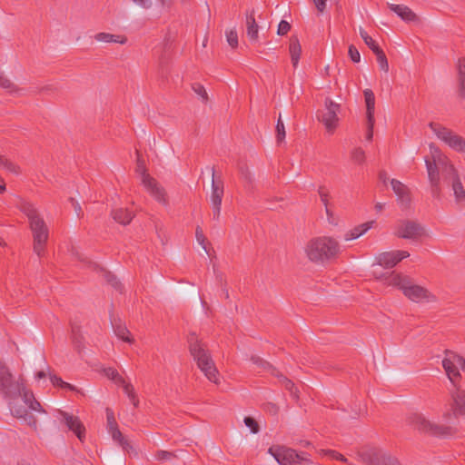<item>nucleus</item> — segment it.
<instances>
[{
    "instance_id": "f257e3e1",
    "label": "nucleus",
    "mask_w": 465,
    "mask_h": 465,
    "mask_svg": "<svg viewBox=\"0 0 465 465\" xmlns=\"http://www.w3.org/2000/svg\"><path fill=\"white\" fill-rule=\"evenodd\" d=\"M0 393L7 401L12 415L30 426L35 425L32 412H44L33 391L20 376H15L9 368L0 364Z\"/></svg>"
},
{
    "instance_id": "f03ea898",
    "label": "nucleus",
    "mask_w": 465,
    "mask_h": 465,
    "mask_svg": "<svg viewBox=\"0 0 465 465\" xmlns=\"http://www.w3.org/2000/svg\"><path fill=\"white\" fill-rule=\"evenodd\" d=\"M430 155L424 158L428 180L433 195L440 193V175L445 180L455 168L450 158L433 143L429 144Z\"/></svg>"
},
{
    "instance_id": "7ed1b4c3",
    "label": "nucleus",
    "mask_w": 465,
    "mask_h": 465,
    "mask_svg": "<svg viewBox=\"0 0 465 465\" xmlns=\"http://www.w3.org/2000/svg\"><path fill=\"white\" fill-rule=\"evenodd\" d=\"M306 258L312 262L323 264L341 252L339 241L331 236H318L309 240L303 246Z\"/></svg>"
},
{
    "instance_id": "20e7f679",
    "label": "nucleus",
    "mask_w": 465,
    "mask_h": 465,
    "mask_svg": "<svg viewBox=\"0 0 465 465\" xmlns=\"http://www.w3.org/2000/svg\"><path fill=\"white\" fill-rule=\"evenodd\" d=\"M20 210L25 213L29 222V227L33 234V248L38 257H42L45 245L48 240V228L37 209L31 203H23Z\"/></svg>"
},
{
    "instance_id": "39448f33",
    "label": "nucleus",
    "mask_w": 465,
    "mask_h": 465,
    "mask_svg": "<svg viewBox=\"0 0 465 465\" xmlns=\"http://www.w3.org/2000/svg\"><path fill=\"white\" fill-rule=\"evenodd\" d=\"M411 425L420 433L432 436L446 435L451 430L450 422L444 420L443 416L440 420H438L435 417L424 413L413 415L411 419Z\"/></svg>"
},
{
    "instance_id": "423d86ee",
    "label": "nucleus",
    "mask_w": 465,
    "mask_h": 465,
    "mask_svg": "<svg viewBox=\"0 0 465 465\" xmlns=\"http://www.w3.org/2000/svg\"><path fill=\"white\" fill-rule=\"evenodd\" d=\"M191 353L196 361L199 369L203 372L205 377L209 381L214 383H218V371L214 366V363L211 356L198 341H195L191 344Z\"/></svg>"
},
{
    "instance_id": "0eeeda50",
    "label": "nucleus",
    "mask_w": 465,
    "mask_h": 465,
    "mask_svg": "<svg viewBox=\"0 0 465 465\" xmlns=\"http://www.w3.org/2000/svg\"><path fill=\"white\" fill-rule=\"evenodd\" d=\"M435 136L455 152L465 153V139L452 130L434 122L429 124Z\"/></svg>"
},
{
    "instance_id": "6e6552de",
    "label": "nucleus",
    "mask_w": 465,
    "mask_h": 465,
    "mask_svg": "<svg viewBox=\"0 0 465 465\" xmlns=\"http://www.w3.org/2000/svg\"><path fill=\"white\" fill-rule=\"evenodd\" d=\"M268 453L272 455L280 465H310L307 457L296 453L289 448L273 445L269 448Z\"/></svg>"
},
{
    "instance_id": "1a4fd4ad",
    "label": "nucleus",
    "mask_w": 465,
    "mask_h": 465,
    "mask_svg": "<svg viewBox=\"0 0 465 465\" xmlns=\"http://www.w3.org/2000/svg\"><path fill=\"white\" fill-rule=\"evenodd\" d=\"M395 235L399 238L419 241L421 238L430 236V232L422 224L416 221L402 220L395 228Z\"/></svg>"
},
{
    "instance_id": "9d476101",
    "label": "nucleus",
    "mask_w": 465,
    "mask_h": 465,
    "mask_svg": "<svg viewBox=\"0 0 465 465\" xmlns=\"http://www.w3.org/2000/svg\"><path fill=\"white\" fill-rule=\"evenodd\" d=\"M136 172L140 176L141 183L149 193L159 203H167L166 193L161 184L146 173L143 162L138 161Z\"/></svg>"
},
{
    "instance_id": "9b49d317",
    "label": "nucleus",
    "mask_w": 465,
    "mask_h": 465,
    "mask_svg": "<svg viewBox=\"0 0 465 465\" xmlns=\"http://www.w3.org/2000/svg\"><path fill=\"white\" fill-rule=\"evenodd\" d=\"M403 295L413 302H434L436 297L425 287L409 279L402 291Z\"/></svg>"
},
{
    "instance_id": "f8f14e48",
    "label": "nucleus",
    "mask_w": 465,
    "mask_h": 465,
    "mask_svg": "<svg viewBox=\"0 0 465 465\" xmlns=\"http://www.w3.org/2000/svg\"><path fill=\"white\" fill-rule=\"evenodd\" d=\"M341 105L331 99H326L324 103V111L322 113L320 121L323 124L328 133L332 134L339 124L338 114Z\"/></svg>"
},
{
    "instance_id": "ddd939ff",
    "label": "nucleus",
    "mask_w": 465,
    "mask_h": 465,
    "mask_svg": "<svg viewBox=\"0 0 465 465\" xmlns=\"http://www.w3.org/2000/svg\"><path fill=\"white\" fill-rule=\"evenodd\" d=\"M442 366L449 380L454 383L455 379L460 377L459 368L465 371V359L456 353L447 352L442 361Z\"/></svg>"
},
{
    "instance_id": "4468645a",
    "label": "nucleus",
    "mask_w": 465,
    "mask_h": 465,
    "mask_svg": "<svg viewBox=\"0 0 465 465\" xmlns=\"http://www.w3.org/2000/svg\"><path fill=\"white\" fill-rule=\"evenodd\" d=\"M451 400L452 410L444 412L443 418L452 425L458 416H465V391L457 389L451 394Z\"/></svg>"
},
{
    "instance_id": "2eb2a0df",
    "label": "nucleus",
    "mask_w": 465,
    "mask_h": 465,
    "mask_svg": "<svg viewBox=\"0 0 465 465\" xmlns=\"http://www.w3.org/2000/svg\"><path fill=\"white\" fill-rule=\"evenodd\" d=\"M409 256L410 253L407 251H390L377 254L375 261L378 265L390 269Z\"/></svg>"
},
{
    "instance_id": "dca6fc26",
    "label": "nucleus",
    "mask_w": 465,
    "mask_h": 465,
    "mask_svg": "<svg viewBox=\"0 0 465 465\" xmlns=\"http://www.w3.org/2000/svg\"><path fill=\"white\" fill-rule=\"evenodd\" d=\"M366 465H399L398 460L386 453L371 451L361 456Z\"/></svg>"
},
{
    "instance_id": "f3484780",
    "label": "nucleus",
    "mask_w": 465,
    "mask_h": 465,
    "mask_svg": "<svg viewBox=\"0 0 465 465\" xmlns=\"http://www.w3.org/2000/svg\"><path fill=\"white\" fill-rule=\"evenodd\" d=\"M390 184L397 197L398 203L403 208L408 207L411 203V193L409 188L396 179H391Z\"/></svg>"
},
{
    "instance_id": "a211bd4d",
    "label": "nucleus",
    "mask_w": 465,
    "mask_h": 465,
    "mask_svg": "<svg viewBox=\"0 0 465 465\" xmlns=\"http://www.w3.org/2000/svg\"><path fill=\"white\" fill-rule=\"evenodd\" d=\"M106 417L108 432L112 435L114 440L117 441L124 450H128L130 445L127 440H125L122 433L118 430L115 418L112 410H106Z\"/></svg>"
},
{
    "instance_id": "6ab92c4d",
    "label": "nucleus",
    "mask_w": 465,
    "mask_h": 465,
    "mask_svg": "<svg viewBox=\"0 0 465 465\" xmlns=\"http://www.w3.org/2000/svg\"><path fill=\"white\" fill-rule=\"evenodd\" d=\"M103 371H104V375L107 376L109 379L114 381L115 382H117L123 386L124 392L127 394V396L130 398V400L136 406L137 401L135 400L134 387L130 383L126 382L122 377H120L115 369L108 367V368H104L103 370Z\"/></svg>"
},
{
    "instance_id": "aec40b11",
    "label": "nucleus",
    "mask_w": 465,
    "mask_h": 465,
    "mask_svg": "<svg viewBox=\"0 0 465 465\" xmlns=\"http://www.w3.org/2000/svg\"><path fill=\"white\" fill-rule=\"evenodd\" d=\"M223 195V186L221 182L214 181V172L213 171L212 192L210 201L213 205L214 213L219 215L221 211L222 199Z\"/></svg>"
},
{
    "instance_id": "412c9836",
    "label": "nucleus",
    "mask_w": 465,
    "mask_h": 465,
    "mask_svg": "<svg viewBox=\"0 0 465 465\" xmlns=\"http://www.w3.org/2000/svg\"><path fill=\"white\" fill-rule=\"evenodd\" d=\"M445 180L450 183L456 200L459 202L464 201L465 189L461 183L460 173L456 167L453 169V173L451 172Z\"/></svg>"
},
{
    "instance_id": "4be33fe9",
    "label": "nucleus",
    "mask_w": 465,
    "mask_h": 465,
    "mask_svg": "<svg viewBox=\"0 0 465 465\" xmlns=\"http://www.w3.org/2000/svg\"><path fill=\"white\" fill-rule=\"evenodd\" d=\"M390 9L406 22L418 21L417 14L403 3H391Z\"/></svg>"
},
{
    "instance_id": "5701e85b",
    "label": "nucleus",
    "mask_w": 465,
    "mask_h": 465,
    "mask_svg": "<svg viewBox=\"0 0 465 465\" xmlns=\"http://www.w3.org/2000/svg\"><path fill=\"white\" fill-rule=\"evenodd\" d=\"M61 415L63 417V421L68 429L74 431L78 439L82 440L84 436V428L79 419L66 412H62Z\"/></svg>"
},
{
    "instance_id": "b1692460",
    "label": "nucleus",
    "mask_w": 465,
    "mask_h": 465,
    "mask_svg": "<svg viewBox=\"0 0 465 465\" xmlns=\"http://www.w3.org/2000/svg\"><path fill=\"white\" fill-rule=\"evenodd\" d=\"M363 94L366 105L367 123L370 129H371L374 125L375 96L371 89H365Z\"/></svg>"
},
{
    "instance_id": "393cba45",
    "label": "nucleus",
    "mask_w": 465,
    "mask_h": 465,
    "mask_svg": "<svg viewBox=\"0 0 465 465\" xmlns=\"http://www.w3.org/2000/svg\"><path fill=\"white\" fill-rule=\"evenodd\" d=\"M379 279H383L386 284L397 287L402 292L410 277L391 272L381 275Z\"/></svg>"
},
{
    "instance_id": "a878e982",
    "label": "nucleus",
    "mask_w": 465,
    "mask_h": 465,
    "mask_svg": "<svg viewBox=\"0 0 465 465\" xmlns=\"http://www.w3.org/2000/svg\"><path fill=\"white\" fill-rule=\"evenodd\" d=\"M375 224L374 221H369L359 224L358 226L348 231L344 235V241L349 242L360 238L365 234Z\"/></svg>"
},
{
    "instance_id": "bb28decb",
    "label": "nucleus",
    "mask_w": 465,
    "mask_h": 465,
    "mask_svg": "<svg viewBox=\"0 0 465 465\" xmlns=\"http://www.w3.org/2000/svg\"><path fill=\"white\" fill-rule=\"evenodd\" d=\"M246 35L252 44L259 41V26L254 18L253 11L246 15Z\"/></svg>"
},
{
    "instance_id": "cd10ccee",
    "label": "nucleus",
    "mask_w": 465,
    "mask_h": 465,
    "mask_svg": "<svg viewBox=\"0 0 465 465\" xmlns=\"http://www.w3.org/2000/svg\"><path fill=\"white\" fill-rule=\"evenodd\" d=\"M289 53L291 55L292 65L294 67H297L302 54V45L297 37H292L289 46Z\"/></svg>"
},
{
    "instance_id": "c85d7f7f",
    "label": "nucleus",
    "mask_w": 465,
    "mask_h": 465,
    "mask_svg": "<svg viewBox=\"0 0 465 465\" xmlns=\"http://www.w3.org/2000/svg\"><path fill=\"white\" fill-rule=\"evenodd\" d=\"M113 218L121 224H128L134 218V213L125 208H117L113 211Z\"/></svg>"
},
{
    "instance_id": "c756f323",
    "label": "nucleus",
    "mask_w": 465,
    "mask_h": 465,
    "mask_svg": "<svg viewBox=\"0 0 465 465\" xmlns=\"http://www.w3.org/2000/svg\"><path fill=\"white\" fill-rule=\"evenodd\" d=\"M112 325L114 331L118 338L127 342H133V338L131 337L129 331L124 324H122V322H112Z\"/></svg>"
},
{
    "instance_id": "7c9ffc66",
    "label": "nucleus",
    "mask_w": 465,
    "mask_h": 465,
    "mask_svg": "<svg viewBox=\"0 0 465 465\" xmlns=\"http://www.w3.org/2000/svg\"><path fill=\"white\" fill-rule=\"evenodd\" d=\"M95 40L104 43H120L124 44L126 39L124 37L116 36L106 33H99L94 36Z\"/></svg>"
},
{
    "instance_id": "2f4dec72",
    "label": "nucleus",
    "mask_w": 465,
    "mask_h": 465,
    "mask_svg": "<svg viewBox=\"0 0 465 465\" xmlns=\"http://www.w3.org/2000/svg\"><path fill=\"white\" fill-rule=\"evenodd\" d=\"M226 41L232 48L238 46V33L235 26H230L224 32Z\"/></svg>"
},
{
    "instance_id": "473e14b6",
    "label": "nucleus",
    "mask_w": 465,
    "mask_h": 465,
    "mask_svg": "<svg viewBox=\"0 0 465 465\" xmlns=\"http://www.w3.org/2000/svg\"><path fill=\"white\" fill-rule=\"evenodd\" d=\"M359 33L364 43L372 50V52H376L381 49L376 42L368 35V33L362 28H359Z\"/></svg>"
},
{
    "instance_id": "72a5a7b5",
    "label": "nucleus",
    "mask_w": 465,
    "mask_h": 465,
    "mask_svg": "<svg viewBox=\"0 0 465 465\" xmlns=\"http://www.w3.org/2000/svg\"><path fill=\"white\" fill-rule=\"evenodd\" d=\"M374 54H376L380 69L385 74H388L389 63L383 51L381 49H379L376 52H374Z\"/></svg>"
},
{
    "instance_id": "f704fd0d",
    "label": "nucleus",
    "mask_w": 465,
    "mask_h": 465,
    "mask_svg": "<svg viewBox=\"0 0 465 465\" xmlns=\"http://www.w3.org/2000/svg\"><path fill=\"white\" fill-rule=\"evenodd\" d=\"M286 136L285 126L280 114L277 124H276V138L279 143L282 142Z\"/></svg>"
},
{
    "instance_id": "c9c22d12",
    "label": "nucleus",
    "mask_w": 465,
    "mask_h": 465,
    "mask_svg": "<svg viewBox=\"0 0 465 465\" xmlns=\"http://www.w3.org/2000/svg\"><path fill=\"white\" fill-rule=\"evenodd\" d=\"M351 160L357 164H362L365 162V152L361 148H355L351 152Z\"/></svg>"
},
{
    "instance_id": "e433bc0d",
    "label": "nucleus",
    "mask_w": 465,
    "mask_h": 465,
    "mask_svg": "<svg viewBox=\"0 0 465 465\" xmlns=\"http://www.w3.org/2000/svg\"><path fill=\"white\" fill-rule=\"evenodd\" d=\"M321 453L325 455V456L330 457L331 459L337 460H340V461L344 462V463L348 462L347 459L342 454H341V453H339V452H337L335 450H322Z\"/></svg>"
},
{
    "instance_id": "4c0bfd02",
    "label": "nucleus",
    "mask_w": 465,
    "mask_h": 465,
    "mask_svg": "<svg viewBox=\"0 0 465 465\" xmlns=\"http://www.w3.org/2000/svg\"><path fill=\"white\" fill-rule=\"evenodd\" d=\"M458 79H465V58L460 57L456 62Z\"/></svg>"
},
{
    "instance_id": "58836bf2",
    "label": "nucleus",
    "mask_w": 465,
    "mask_h": 465,
    "mask_svg": "<svg viewBox=\"0 0 465 465\" xmlns=\"http://www.w3.org/2000/svg\"><path fill=\"white\" fill-rule=\"evenodd\" d=\"M195 236L197 242L203 247L205 252H208L205 245L206 238L200 227L196 228Z\"/></svg>"
},
{
    "instance_id": "ea45409f",
    "label": "nucleus",
    "mask_w": 465,
    "mask_h": 465,
    "mask_svg": "<svg viewBox=\"0 0 465 465\" xmlns=\"http://www.w3.org/2000/svg\"><path fill=\"white\" fill-rule=\"evenodd\" d=\"M348 54H349L350 58L351 59V61L354 63H359L361 61L360 52L352 45H351L349 46Z\"/></svg>"
},
{
    "instance_id": "a19ab883",
    "label": "nucleus",
    "mask_w": 465,
    "mask_h": 465,
    "mask_svg": "<svg viewBox=\"0 0 465 465\" xmlns=\"http://www.w3.org/2000/svg\"><path fill=\"white\" fill-rule=\"evenodd\" d=\"M193 91L202 98L203 102H207L209 97L205 88L201 84L193 85Z\"/></svg>"
},
{
    "instance_id": "79ce46f5",
    "label": "nucleus",
    "mask_w": 465,
    "mask_h": 465,
    "mask_svg": "<svg viewBox=\"0 0 465 465\" xmlns=\"http://www.w3.org/2000/svg\"><path fill=\"white\" fill-rule=\"evenodd\" d=\"M243 421H244V424L246 425V427H248L250 429L251 432H252V433L258 432L259 427H258L256 421L252 418L245 417Z\"/></svg>"
},
{
    "instance_id": "37998d69",
    "label": "nucleus",
    "mask_w": 465,
    "mask_h": 465,
    "mask_svg": "<svg viewBox=\"0 0 465 465\" xmlns=\"http://www.w3.org/2000/svg\"><path fill=\"white\" fill-rule=\"evenodd\" d=\"M290 28V24L287 21L282 20L278 25L277 34L279 35H284L289 32Z\"/></svg>"
},
{
    "instance_id": "c03bdc74",
    "label": "nucleus",
    "mask_w": 465,
    "mask_h": 465,
    "mask_svg": "<svg viewBox=\"0 0 465 465\" xmlns=\"http://www.w3.org/2000/svg\"><path fill=\"white\" fill-rule=\"evenodd\" d=\"M0 85L3 88L12 87V82L2 72H0Z\"/></svg>"
},
{
    "instance_id": "a18cd8bd",
    "label": "nucleus",
    "mask_w": 465,
    "mask_h": 465,
    "mask_svg": "<svg viewBox=\"0 0 465 465\" xmlns=\"http://www.w3.org/2000/svg\"><path fill=\"white\" fill-rule=\"evenodd\" d=\"M241 172L242 176L244 180H246L247 182H251L252 180L253 174L248 168L242 169Z\"/></svg>"
},
{
    "instance_id": "49530a36",
    "label": "nucleus",
    "mask_w": 465,
    "mask_h": 465,
    "mask_svg": "<svg viewBox=\"0 0 465 465\" xmlns=\"http://www.w3.org/2000/svg\"><path fill=\"white\" fill-rule=\"evenodd\" d=\"M459 94L461 97H465V78L458 79Z\"/></svg>"
},
{
    "instance_id": "de8ad7c7",
    "label": "nucleus",
    "mask_w": 465,
    "mask_h": 465,
    "mask_svg": "<svg viewBox=\"0 0 465 465\" xmlns=\"http://www.w3.org/2000/svg\"><path fill=\"white\" fill-rule=\"evenodd\" d=\"M387 203L385 202H376L374 203V209L377 213H381L385 207H386Z\"/></svg>"
},
{
    "instance_id": "09e8293b",
    "label": "nucleus",
    "mask_w": 465,
    "mask_h": 465,
    "mask_svg": "<svg viewBox=\"0 0 465 465\" xmlns=\"http://www.w3.org/2000/svg\"><path fill=\"white\" fill-rule=\"evenodd\" d=\"M51 382L53 383V385L60 387V388H63V386L64 385V381L55 376L51 377Z\"/></svg>"
},
{
    "instance_id": "8fccbe9b",
    "label": "nucleus",
    "mask_w": 465,
    "mask_h": 465,
    "mask_svg": "<svg viewBox=\"0 0 465 465\" xmlns=\"http://www.w3.org/2000/svg\"><path fill=\"white\" fill-rule=\"evenodd\" d=\"M0 165H5L7 169H9L12 172H15L16 171V167L13 163H8L3 157H2V163H0Z\"/></svg>"
},
{
    "instance_id": "3c124183",
    "label": "nucleus",
    "mask_w": 465,
    "mask_h": 465,
    "mask_svg": "<svg viewBox=\"0 0 465 465\" xmlns=\"http://www.w3.org/2000/svg\"><path fill=\"white\" fill-rule=\"evenodd\" d=\"M71 203H72V204L74 205V210H75V212H76L77 215H80V213H81L82 210H81V206H80L79 203H77L76 201H74L73 198L71 199Z\"/></svg>"
},
{
    "instance_id": "603ef678",
    "label": "nucleus",
    "mask_w": 465,
    "mask_h": 465,
    "mask_svg": "<svg viewBox=\"0 0 465 465\" xmlns=\"http://www.w3.org/2000/svg\"><path fill=\"white\" fill-rule=\"evenodd\" d=\"M253 361L256 363V364H260V365H262L264 367H268L270 368L271 365L268 363V362H265L263 361L262 359L258 358V357H255V358H252Z\"/></svg>"
},
{
    "instance_id": "864d4df0",
    "label": "nucleus",
    "mask_w": 465,
    "mask_h": 465,
    "mask_svg": "<svg viewBox=\"0 0 465 465\" xmlns=\"http://www.w3.org/2000/svg\"><path fill=\"white\" fill-rule=\"evenodd\" d=\"M326 2H317L316 8L319 12L322 13L326 7Z\"/></svg>"
},
{
    "instance_id": "5fc2aeb1",
    "label": "nucleus",
    "mask_w": 465,
    "mask_h": 465,
    "mask_svg": "<svg viewBox=\"0 0 465 465\" xmlns=\"http://www.w3.org/2000/svg\"><path fill=\"white\" fill-rule=\"evenodd\" d=\"M62 389L68 390V391H77L76 388L74 385L69 384V383H67L65 381H64V385L63 386Z\"/></svg>"
},
{
    "instance_id": "6e6d98bb",
    "label": "nucleus",
    "mask_w": 465,
    "mask_h": 465,
    "mask_svg": "<svg viewBox=\"0 0 465 465\" xmlns=\"http://www.w3.org/2000/svg\"><path fill=\"white\" fill-rule=\"evenodd\" d=\"M62 389L68 390V391H77L76 388L74 385L69 384V383H67L65 381H64V385L63 386Z\"/></svg>"
},
{
    "instance_id": "4d7b16f0",
    "label": "nucleus",
    "mask_w": 465,
    "mask_h": 465,
    "mask_svg": "<svg viewBox=\"0 0 465 465\" xmlns=\"http://www.w3.org/2000/svg\"><path fill=\"white\" fill-rule=\"evenodd\" d=\"M158 456H159V459L164 460V459H167L170 456V454L168 452H166V451H161L158 454Z\"/></svg>"
},
{
    "instance_id": "13d9d810",
    "label": "nucleus",
    "mask_w": 465,
    "mask_h": 465,
    "mask_svg": "<svg viewBox=\"0 0 465 465\" xmlns=\"http://www.w3.org/2000/svg\"><path fill=\"white\" fill-rule=\"evenodd\" d=\"M5 191V183L4 180L0 177V193Z\"/></svg>"
},
{
    "instance_id": "bf43d9fd",
    "label": "nucleus",
    "mask_w": 465,
    "mask_h": 465,
    "mask_svg": "<svg viewBox=\"0 0 465 465\" xmlns=\"http://www.w3.org/2000/svg\"><path fill=\"white\" fill-rule=\"evenodd\" d=\"M380 178L381 180L385 183L387 181L390 182V179L387 177L386 173H381L380 174Z\"/></svg>"
},
{
    "instance_id": "052dcab7",
    "label": "nucleus",
    "mask_w": 465,
    "mask_h": 465,
    "mask_svg": "<svg viewBox=\"0 0 465 465\" xmlns=\"http://www.w3.org/2000/svg\"><path fill=\"white\" fill-rule=\"evenodd\" d=\"M44 377H45V371H39V372L36 374V378H37V379H42V378H44Z\"/></svg>"
},
{
    "instance_id": "680f3d73",
    "label": "nucleus",
    "mask_w": 465,
    "mask_h": 465,
    "mask_svg": "<svg viewBox=\"0 0 465 465\" xmlns=\"http://www.w3.org/2000/svg\"><path fill=\"white\" fill-rule=\"evenodd\" d=\"M368 128H370V127L368 126ZM371 137H372V128H371V129H369V133L367 134V138H368L369 140H371Z\"/></svg>"
},
{
    "instance_id": "e2e57ef3",
    "label": "nucleus",
    "mask_w": 465,
    "mask_h": 465,
    "mask_svg": "<svg viewBox=\"0 0 465 465\" xmlns=\"http://www.w3.org/2000/svg\"><path fill=\"white\" fill-rule=\"evenodd\" d=\"M0 245L1 246H5V242L3 239L0 238Z\"/></svg>"
},
{
    "instance_id": "0e129e2a",
    "label": "nucleus",
    "mask_w": 465,
    "mask_h": 465,
    "mask_svg": "<svg viewBox=\"0 0 465 465\" xmlns=\"http://www.w3.org/2000/svg\"><path fill=\"white\" fill-rule=\"evenodd\" d=\"M142 3H143V5H142V6H143V8H148V7H149L147 5H145L147 2H142Z\"/></svg>"
},
{
    "instance_id": "69168bd1",
    "label": "nucleus",
    "mask_w": 465,
    "mask_h": 465,
    "mask_svg": "<svg viewBox=\"0 0 465 465\" xmlns=\"http://www.w3.org/2000/svg\"><path fill=\"white\" fill-rule=\"evenodd\" d=\"M206 42H207V39L205 38L204 41L203 42V45L205 46L206 45Z\"/></svg>"
},
{
    "instance_id": "338daca9",
    "label": "nucleus",
    "mask_w": 465,
    "mask_h": 465,
    "mask_svg": "<svg viewBox=\"0 0 465 465\" xmlns=\"http://www.w3.org/2000/svg\"><path fill=\"white\" fill-rule=\"evenodd\" d=\"M329 69H330V66H329V65H326V67H325V71H326L327 73H328Z\"/></svg>"
},
{
    "instance_id": "774afa93",
    "label": "nucleus",
    "mask_w": 465,
    "mask_h": 465,
    "mask_svg": "<svg viewBox=\"0 0 465 465\" xmlns=\"http://www.w3.org/2000/svg\"><path fill=\"white\" fill-rule=\"evenodd\" d=\"M326 213H327L328 215H331V213H330V211L328 209L326 210Z\"/></svg>"
}]
</instances>
